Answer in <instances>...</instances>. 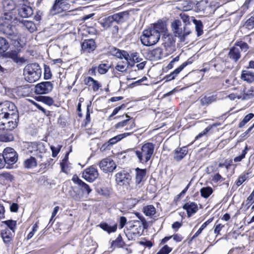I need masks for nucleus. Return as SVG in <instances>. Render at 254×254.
<instances>
[{
  "label": "nucleus",
  "mask_w": 254,
  "mask_h": 254,
  "mask_svg": "<svg viewBox=\"0 0 254 254\" xmlns=\"http://www.w3.org/2000/svg\"><path fill=\"white\" fill-rule=\"evenodd\" d=\"M155 145L151 142L144 143L141 147V151L136 150L135 151L139 161L141 163H147L152 156Z\"/></svg>",
  "instance_id": "423d86ee"
},
{
  "label": "nucleus",
  "mask_w": 254,
  "mask_h": 254,
  "mask_svg": "<svg viewBox=\"0 0 254 254\" xmlns=\"http://www.w3.org/2000/svg\"><path fill=\"white\" fill-rule=\"evenodd\" d=\"M98 170L93 166L86 168L82 173V177L86 181L90 183L94 182L98 178Z\"/></svg>",
  "instance_id": "9b49d317"
},
{
  "label": "nucleus",
  "mask_w": 254,
  "mask_h": 254,
  "mask_svg": "<svg viewBox=\"0 0 254 254\" xmlns=\"http://www.w3.org/2000/svg\"><path fill=\"white\" fill-rule=\"evenodd\" d=\"M183 208L187 211L188 216L189 217H190L192 214L196 213L198 210L197 205L194 202L186 203Z\"/></svg>",
  "instance_id": "f3484780"
},
{
  "label": "nucleus",
  "mask_w": 254,
  "mask_h": 254,
  "mask_svg": "<svg viewBox=\"0 0 254 254\" xmlns=\"http://www.w3.org/2000/svg\"><path fill=\"white\" fill-rule=\"evenodd\" d=\"M72 181L76 184L81 187L82 192H86L89 194L92 191L89 186L80 180L77 175H75L72 178Z\"/></svg>",
  "instance_id": "dca6fc26"
},
{
  "label": "nucleus",
  "mask_w": 254,
  "mask_h": 254,
  "mask_svg": "<svg viewBox=\"0 0 254 254\" xmlns=\"http://www.w3.org/2000/svg\"><path fill=\"white\" fill-rule=\"evenodd\" d=\"M14 233V232L11 231L8 228H5L1 230V236L3 242L6 245H9L11 243Z\"/></svg>",
  "instance_id": "2eb2a0df"
},
{
  "label": "nucleus",
  "mask_w": 254,
  "mask_h": 254,
  "mask_svg": "<svg viewBox=\"0 0 254 254\" xmlns=\"http://www.w3.org/2000/svg\"><path fill=\"white\" fill-rule=\"evenodd\" d=\"M180 16L181 19L183 20L184 22L186 24V25L187 24H189L190 23V21L191 20V17H190L185 13H182L180 14Z\"/></svg>",
  "instance_id": "603ef678"
},
{
  "label": "nucleus",
  "mask_w": 254,
  "mask_h": 254,
  "mask_svg": "<svg viewBox=\"0 0 254 254\" xmlns=\"http://www.w3.org/2000/svg\"><path fill=\"white\" fill-rule=\"evenodd\" d=\"M171 27L174 34L180 39L181 42H184L185 37L190 33L186 26H183L181 21L178 19L173 21L171 24Z\"/></svg>",
  "instance_id": "6e6552de"
},
{
  "label": "nucleus",
  "mask_w": 254,
  "mask_h": 254,
  "mask_svg": "<svg viewBox=\"0 0 254 254\" xmlns=\"http://www.w3.org/2000/svg\"><path fill=\"white\" fill-rule=\"evenodd\" d=\"M14 137L11 133L3 132L0 134V141L8 142L13 140Z\"/></svg>",
  "instance_id": "a19ab883"
},
{
  "label": "nucleus",
  "mask_w": 254,
  "mask_h": 254,
  "mask_svg": "<svg viewBox=\"0 0 254 254\" xmlns=\"http://www.w3.org/2000/svg\"><path fill=\"white\" fill-rule=\"evenodd\" d=\"M143 222L139 220H133L127 223L125 233L128 240H133L141 235L143 231Z\"/></svg>",
  "instance_id": "7ed1b4c3"
},
{
  "label": "nucleus",
  "mask_w": 254,
  "mask_h": 254,
  "mask_svg": "<svg viewBox=\"0 0 254 254\" xmlns=\"http://www.w3.org/2000/svg\"><path fill=\"white\" fill-rule=\"evenodd\" d=\"M112 17L116 23L123 22L128 17V13L127 11H124L115 14Z\"/></svg>",
  "instance_id": "393cba45"
},
{
  "label": "nucleus",
  "mask_w": 254,
  "mask_h": 254,
  "mask_svg": "<svg viewBox=\"0 0 254 254\" xmlns=\"http://www.w3.org/2000/svg\"><path fill=\"white\" fill-rule=\"evenodd\" d=\"M143 210L145 215L148 216H152L156 213V209L152 205L145 206Z\"/></svg>",
  "instance_id": "c9c22d12"
},
{
  "label": "nucleus",
  "mask_w": 254,
  "mask_h": 254,
  "mask_svg": "<svg viewBox=\"0 0 254 254\" xmlns=\"http://www.w3.org/2000/svg\"><path fill=\"white\" fill-rule=\"evenodd\" d=\"M136 175H135V183L139 187L142 185L141 183L146 174V170L145 169H142L137 168L135 170Z\"/></svg>",
  "instance_id": "a211bd4d"
},
{
  "label": "nucleus",
  "mask_w": 254,
  "mask_h": 254,
  "mask_svg": "<svg viewBox=\"0 0 254 254\" xmlns=\"http://www.w3.org/2000/svg\"><path fill=\"white\" fill-rule=\"evenodd\" d=\"M151 53L156 58H160L162 54V50L160 48H156L152 51Z\"/></svg>",
  "instance_id": "e2e57ef3"
},
{
  "label": "nucleus",
  "mask_w": 254,
  "mask_h": 254,
  "mask_svg": "<svg viewBox=\"0 0 254 254\" xmlns=\"http://www.w3.org/2000/svg\"><path fill=\"white\" fill-rule=\"evenodd\" d=\"M241 78L248 83L254 82V72L250 70H243L241 75Z\"/></svg>",
  "instance_id": "5701e85b"
},
{
  "label": "nucleus",
  "mask_w": 254,
  "mask_h": 254,
  "mask_svg": "<svg viewBox=\"0 0 254 254\" xmlns=\"http://www.w3.org/2000/svg\"><path fill=\"white\" fill-rule=\"evenodd\" d=\"M224 180V179L219 173H216L212 177V181L215 183L221 182Z\"/></svg>",
  "instance_id": "4d7b16f0"
},
{
  "label": "nucleus",
  "mask_w": 254,
  "mask_h": 254,
  "mask_svg": "<svg viewBox=\"0 0 254 254\" xmlns=\"http://www.w3.org/2000/svg\"><path fill=\"white\" fill-rule=\"evenodd\" d=\"M162 40L163 41V45L166 50L169 52H173L175 50V41L172 35L164 34Z\"/></svg>",
  "instance_id": "4468645a"
},
{
  "label": "nucleus",
  "mask_w": 254,
  "mask_h": 254,
  "mask_svg": "<svg viewBox=\"0 0 254 254\" xmlns=\"http://www.w3.org/2000/svg\"><path fill=\"white\" fill-rule=\"evenodd\" d=\"M100 227L104 231H107L108 233L115 232L116 231L117 229V224L113 226H110L106 223H101L99 225Z\"/></svg>",
  "instance_id": "7c9ffc66"
},
{
  "label": "nucleus",
  "mask_w": 254,
  "mask_h": 254,
  "mask_svg": "<svg viewBox=\"0 0 254 254\" xmlns=\"http://www.w3.org/2000/svg\"><path fill=\"white\" fill-rule=\"evenodd\" d=\"M37 100L49 106L52 105L54 103L53 98L49 96H39L37 98Z\"/></svg>",
  "instance_id": "de8ad7c7"
},
{
  "label": "nucleus",
  "mask_w": 254,
  "mask_h": 254,
  "mask_svg": "<svg viewBox=\"0 0 254 254\" xmlns=\"http://www.w3.org/2000/svg\"><path fill=\"white\" fill-rule=\"evenodd\" d=\"M37 165V162L36 159L33 157H30L26 159L24 162V166L25 168L32 169Z\"/></svg>",
  "instance_id": "2f4dec72"
},
{
  "label": "nucleus",
  "mask_w": 254,
  "mask_h": 254,
  "mask_svg": "<svg viewBox=\"0 0 254 254\" xmlns=\"http://www.w3.org/2000/svg\"><path fill=\"white\" fill-rule=\"evenodd\" d=\"M8 47V43L6 40L3 37H0V53L5 52Z\"/></svg>",
  "instance_id": "37998d69"
},
{
  "label": "nucleus",
  "mask_w": 254,
  "mask_h": 254,
  "mask_svg": "<svg viewBox=\"0 0 254 254\" xmlns=\"http://www.w3.org/2000/svg\"><path fill=\"white\" fill-rule=\"evenodd\" d=\"M115 23L112 16H111L105 18L104 21L102 23V25L105 29H108L113 26Z\"/></svg>",
  "instance_id": "58836bf2"
},
{
  "label": "nucleus",
  "mask_w": 254,
  "mask_h": 254,
  "mask_svg": "<svg viewBox=\"0 0 254 254\" xmlns=\"http://www.w3.org/2000/svg\"><path fill=\"white\" fill-rule=\"evenodd\" d=\"M2 223L5 224L9 230L11 231L15 232V230L16 228V221L12 220H8L2 221Z\"/></svg>",
  "instance_id": "79ce46f5"
},
{
  "label": "nucleus",
  "mask_w": 254,
  "mask_h": 254,
  "mask_svg": "<svg viewBox=\"0 0 254 254\" xmlns=\"http://www.w3.org/2000/svg\"><path fill=\"white\" fill-rule=\"evenodd\" d=\"M254 117V114L250 113L246 115L243 121L240 123L239 127H243Z\"/></svg>",
  "instance_id": "8fccbe9b"
},
{
  "label": "nucleus",
  "mask_w": 254,
  "mask_h": 254,
  "mask_svg": "<svg viewBox=\"0 0 254 254\" xmlns=\"http://www.w3.org/2000/svg\"><path fill=\"white\" fill-rule=\"evenodd\" d=\"M95 48V43L93 39L86 40L82 44V50L88 53L94 51Z\"/></svg>",
  "instance_id": "aec40b11"
},
{
  "label": "nucleus",
  "mask_w": 254,
  "mask_h": 254,
  "mask_svg": "<svg viewBox=\"0 0 254 254\" xmlns=\"http://www.w3.org/2000/svg\"><path fill=\"white\" fill-rule=\"evenodd\" d=\"M70 195L74 200L76 201L80 200L82 197V194H80L79 193H76L75 191L71 192Z\"/></svg>",
  "instance_id": "052dcab7"
},
{
  "label": "nucleus",
  "mask_w": 254,
  "mask_h": 254,
  "mask_svg": "<svg viewBox=\"0 0 254 254\" xmlns=\"http://www.w3.org/2000/svg\"><path fill=\"white\" fill-rule=\"evenodd\" d=\"M188 149L186 147L177 148L175 149L174 158L177 161L181 160L187 154Z\"/></svg>",
  "instance_id": "412c9836"
},
{
  "label": "nucleus",
  "mask_w": 254,
  "mask_h": 254,
  "mask_svg": "<svg viewBox=\"0 0 254 254\" xmlns=\"http://www.w3.org/2000/svg\"><path fill=\"white\" fill-rule=\"evenodd\" d=\"M172 250V248L167 245H165L156 254H168L171 252Z\"/></svg>",
  "instance_id": "5fc2aeb1"
},
{
  "label": "nucleus",
  "mask_w": 254,
  "mask_h": 254,
  "mask_svg": "<svg viewBox=\"0 0 254 254\" xmlns=\"http://www.w3.org/2000/svg\"><path fill=\"white\" fill-rule=\"evenodd\" d=\"M63 11L64 10L61 6L60 0H55L54 4L50 10L51 14L54 15Z\"/></svg>",
  "instance_id": "bb28decb"
},
{
  "label": "nucleus",
  "mask_w": 254,
  "mask_h": 254,
  "mask_svg": "<svg viewBox=\"0 0 254 254\" xmlns=\"http://www.w3.org/2000/svg\"><path fill=\"white\" fill-rule=\"evenodd\" d=\"M125 107V106L124 104H123L118 107H116V108L114 109L112 114L110 116V117L111 118V117L115 116L119 112V111L120 110H121L123 108H124Z\"/></svg>",
  "instance_id": "774afa93"
},
{
  "label": "nucleus",
  "mask_w": 254,
  "mask_h": 254,
  "mask_svg": "<svg viewBox=\"0 0 254 254\" xmlns=\"http://www.w3.org/2000/svg\"><path fill=\"white\" fill-rule=\"evenodd\" d=\"M51 149L52 151V156L53 157H55L57 156V155L59 153V152L61 149V146H60L59 145L57 147L52 146H51Z\"/></svg>",
  "instance_id": "680f3d73"
},
{
  "label": "nucleus",
  "mask_w": 254,
  "mask_h": 254,
  "mask_svg": "<svg viewBox=\"0 0 254 254\" xmlns=\"http://www.w3.org/2000/svg\"><path fill=\"white\" fill-rule=\"evenodd\" d=\"M7 56L16 63L22 64L25 62L24 58L19 57L17 52L15 51H12L7 53Z\"/></svg>",
  "instance_id": "b1692460"
},
{
  "label": "nucleus",
  "mask_w": 254,
  "mask_h": 254,
  "mask_svg": "<svg viewBox=\"0 0 254 254\" xmlns=\"http://www.w3.org/2000/svg\"><path fill=\"white\" fill-rule=\"evenodd\" d=\"M99 165L100 169L105 173L112 172L117 167L114 160L110 157L103 159Z\"/></svg>",
  "instance_id": "1a4fd4ad"
},
{
  "label": "nucleus",
  "mask_w": 254,
  "mask_h": 254,
  "mask_svg": "<svg viewBox=\"0 0 254 254\" xmlns=\"http://www.w3.org/2000/svg\"><path fill=\"white\" fill-rule=\"evenodd\" d=\"M132 132H125L123 133L117 135L116 136L111 138L109 140V142L111 144H114L123 138H125L127 136L130 135Z\"/></svg>",
  "instance_id": "c85d7f7f"
},
{
  "label": "nucleus",
  "mask_w": 254,
  "mask_h": 254,
  "mask_svg": "<svg viewBox=\"0 0 254 254\" xmlns=\"http://www.w3.org/2000/svg\"><path fill=\"white\" fill-rule=\"evenodd\" d=\"M127 223V219L124 216H122L120 218L119 226L121 229H122Z\"/></svg>",
  "instance_id": "338daca9"
},
{
  "label": "nucleus",
  "mask_w": 254,
  "mask_h": 254,
  "mask_svg": "<svg viewBox=\"0 0 254 254\" xmlns=\"http://www.w3.org/2000/svg\"><path fill=\"white\" fill-rule=\"evenodd\" d=\"M191 20L193 22V23L195 24V29L197 33V35L200 36L203 33L202 30V23L200 20H196L194 17H191Z\"/></svg>",
  "instance_id": "4c0bfd02"
},
{
  "label": "nucleus",
  "mask_w": 254,
  "mask_h": 254,
  "mask_svg": "<svg viewBox=\"0 0 254 254\" xmlns=\"http://www.w3.org/2000/svg\"><path fill=\"white\" fill-rule=\"evenodd\" d=\"M131 176L125 171L118 172L116 175V181L119 185H127L131 181Z\"/></svg>",
  "instance_id": "ddd939ff"
},
{
  "label": "nucleus",
  "mask_w": 254,
  "mask_h": 254,
  "mask_svg": "<svg viewBox=\"0 0 254 254\" xmlns=\"http://www.w3.org/2000/svg\"><path fill=\"white\" fill-rule=\"evenodd\" d=\"M201 195L204 198L208 197L213 192V190L211 187H203L200 190Z\"/></svg>",
  "instance_id": "ea45409f"
},
{
  "label": "nucleus",
  "mask_w": 254,
  "mask_h": 254,
  "mask_svg": "<svg viewBox=\"0 0 254 254\" xmlns=\"http://www.w3.org/2000/svg\"><path fill=\"white\" fill-rule=\"evenodd\" d=\"M247 177L246 175H244L243 176H240L238 178V180H237L236 182V185L238 186H240L246 180Z\"/></svg>",
  "instance_id": "0e129e2a"
},
{
  "label": "nucleus",
  "mask_w": 254,
  "mask_h": 254,
  "mask_svg": "<svg viewBox=\"0 0 254 254\" xmlns=\"http://www.w3.org/2000/svg\"><path fill=\"white\" fill-rule=\"evenodd\" d=\"M13 17L10 13H5L0 18V32L8 38L16 40L19 37L16 29L12 24Z\"/></svg>",
  "instance_id": "f03ea898"
},
{
  "label": "nucleus",
  "mask_w": 254,
  "mask_h": 254,
  "mask_svg": "<svg viewBox=\"0 0 254 254\" xmlns=\"http://www.w3.org/2000/svg\"><path fill=\"white\" fill-rule=\"evenodd\" d=\"M124 61L119 62L116 66V69L121 72H124L126 71L127 67V64H128V58L125 59Z\"/></svg>",
  "instance_id": "f704fd0d"
},
{
  "label": "nucleus",
  "mask_w": 254,
  "mask_h": 254,
  "mask_svg": "<svg viewBox=\"0 0 254 254\" xmlns=\"http://www.w3.org/2000/svg\"><path fill=\"white\" fill-rule=\"evenodd\" d=\"M249 149V148H248V146L246 145L244 149L242 150L241 154L239 156H237L234 158V162H241L244 158H245L246 155L247 154Z\"/></svg>",
  "instance_id": "a18cd8bd"
},
{
  "label": "nucleus",
  "mask_w": 254,
  "mask_h": 254,
  "mask_svg": "<svg viewBox=\"0 0 254 254\" xmlns=\"http://www.w3.org/2000/svg\"><path fill=\"white\" fill-rule=\"evenodd\" d=\"M2 6L5 11H11L14 9L15 7L13 0H4L2 1Z\"/></svg>",
  "instance_id": "473e14b6"
},
{
  "label": "nucleus",
  "mask_w": 254,
  "mask_h": 254,
  "mask_svg": "<svg viewBox=\"0 0 254 254\" xmlns=\"http://www.w3.org/2000/svg\"><path fill=\"white\" fill-rule=\"evenodd\" d=\"M110 68V65L106 64H100L98 67V71L100 74L106 73Z\"/></svg>",
  "instance_id": "09e8293b"
},
{
  "label": "nucleus",
  "mask_w": 254,
  "mask_h": 254,
  "mask_svg": "<svg viewBox=\"0 0 254 254\" xmlns=\"http://www.w3.org/2000/svg\"><path fill=\"white\" fill-rule=\"evenodd\" d=\"M245 25L248 28L251 29L254 27V15L250 17L246 22Z\"/></svg>",
  "instance_id": "6e6d98bb"
},
{
  "label": "nucleus",
  "mask_w": 254,
  "mask_h": 254,
  "mask_svg": "<svg viewBox=\"0 0 254 254\" xmlns=\"http://www.w3.org/2000/svg\"><path fill=\"white\" fill-rule=\"evenodd\" d=\"M42 74V70L37 64L27 65L24 69L25 79L29 82L32 83L37 81Z\"/></svg>",
  "instance_id": "39448f33"
},
{
  "label": "nucleus",
  "mask_w": 254,
  "mask_h": 254,
  "mask_svg": "<svg viewBox=\"0 0 254 254\" xmlns=\"http://www.w3.org/2000/svg\"><path fill=\"white\" fill-rule=\"evenodd\" d=\"M249 46L247 43L243 42H237L235 46L230 49L228 54V58L236 63L241 57V52H246L248 51Z\"/></svg>",
  "instance_id": "0eeeda50"
},
{
  "label": "nucleus",
  "mask_w": 254,
  "mask_h": 254,
  "mask_svg": "<svg viewBox=\"0 0 254 254\" xmlns=\"http://www.w3.org/2000/svg\"><path fill=\"white\" fill-rule=\"evenodd\" d=\"M20 22H21L23 26L31 33L33 32L36 30V27L35 24L31 21L22 20L21 21H20Z\"/></svg>",
  "instance_id": "72a5a7b5"
},
{
  "label": "nucleus",
  "mask_w": 254,
  "mask_h": 254,
  "mask_svg": "<svg viewBox=\"0 0 254 254\" xmlns=\"http://www.w3.org/2000/svg\"><path fill=\"white\" fill-rule=\"evenodd\" d=\"M177 7L183 11H188L192 8V4L189 0H183L180 1Z\"/></svg>",
  "instance_id": "cd10ccee"
},
{
  "label": "nucleus",
  "mask_w": 254,
  "mask_h": 254,
  "mask_svg": "<svg viewBox=\"0 0 254 254\" xmlns=\"http://www.w3.org/2000/svg\"><path fill=\"white\" fill-rule=\"evenodd\" d=\"M53 88V84L50 81L42 82L35 87V92L37 94H45L51 92Z\"/></svg>",
  "instance_id": "f8f14e48"
},
{
  "label": "nucleus",
  "mask_w": 254,
  "mask_h": 254,
  "mask_svg": "<svg viewBox=\"0 0 254 254\" xmlns=\"http://www.w3.org/2000/svg\"><path fill=\"white\" fill-rule=\"evenodd\" d=\"M95 80L91 77H87L84 79V83L86 85L89 86H92Z\"/></svg>",
  "instance_id": "69168bd1"
},
{
  "label": "nucleus",
  "mask_w": 254,
  "mask_h": 254,
  "mask_svg": "<svg viewBox=\"0 0 254 254\" xmlns=\"http://www.w3.org/2000/svg\"><path fill=\"white\" fill-rule=\"evenodd\" d=\"M0 178L7 181L11 182L13 180V177L9 173H4L0 175Z\"/></svg>",
  "instance_id": "864d4df0"
},
{
  "label": "nucleus",
  "mask_w": 254,
  "mask_h": 254,
  "mask_svg": "<svg viewBox=\"0 0 254 254\" xmlns=\"http://www.w3.org/2000/svg\"><path fill=\"white\" fill-rule=\"evenodd\" d=\"M18 92L19 96L25 97L30 93L31 91L29 87L23 86L18 88Z\"/></svg>",
  "instance_id": "c03bdc74"
},
{
  "label": "nucleus",
  "mask_w": 254,
  "mask_h": 254,
  "mask_svg": "<svg viewBox=\"0 0 254 254\" xmlns=\"http://www.w3.org/2000/svg\"><path fill=\"white\" fill-rule=\"evenodd\" d=\"M18 14L23 18H27L33 14V9L29 6L23 5L18 9Z\"/></svg>",
  "instance_id": "6ab92c4d"
},
{
  "label": "nucleus",
  "mask_w": 254,
  "mask_h": 254,
  "mask_svg": "<svg viewBox=\"0 0 254 254\" xmlns=\"http://www.w3.org/2000/svg\"><path fill=\"white\" fill-rule=\"evenodd\" d=\"M216 101V95L205 96L200 98V101L202 106L208 105Z\"/></svg>",
  "instance_id": "c756f323"
},
{
  "label": "nucleus",
  "mask_w": 254,
  "mask_h": 254,
  "mask_svg": "<svg viewBox=\"0 0 254 254\" xmlns=\"http://www.w3.org/2000/svg\"><path fill=\"white\" fill-rule=\"evenodd\" d=\"M254 97V90L252 88L248 90L246 92H245L243 95H242L241 99L243 100H246L250 99Z\"/></svg>",
  "instance_id": "49530a36"
},
{
  "label": "nucleus",
  "mask_w": 254,
  "mask_h": 254,
  "mask_svg": "<svg viewBox=\"0 0 254 254\" xmlns=\"http://www.w3.org/2000/svg\"><path fill=\"white\" fill-rule=\"evenodd\" d=\"M166 26L162 22L154 24L152 27L145 29L140 37L143 45L150 46L156 44L160 38V33H165Z\"/></svg>",
  "instance_id": "f257e3e1"
},
{
  "label": "nucleus",
  "mask_w": 254,
  "mask_h": 254,
  "mask_svg": "<svg viewBox=\"0 0 254 254\" xmlns=\"http://www.w3.org/2000/svg\"><path fill=\"white\" fill-rule=\"evenodd\" d=\"M66 0H60L61 4L64 11L68 10L70 9V5L67 3Z\"/></svg>",
  "instance_id": "bf43d9fd"
},
{
  "label": "nucleus",
  "mask_w": 254,
  "mask_h": 254,
  "mask_svg": "<svg viewBox=\"0 0 254 254\" xmlns=\"http://www.w3.org/2000/svg\"><path fill=\"white\" fill-rule=\"evenodd\" d=\"M115 51H116L115 55L119 58H120V59L124 58V59H127V58H128V56H129L128 54L125 51H121L119 50L116 49Z\"/></svg>",
  "instance_id": "3c124183"
},
{
  "label": "nucleus",
  "mask_w": 254,
  "mask_h": 254,
  "mask_svg": "<svg viewBox=\"0 0 254 254\" xmlns=\"http://www.w3.org/2000/svg\"><path fill=\"white\" fill-rule=\"evenodd\" d=\"M125 242L123 240L121 236L119 235L115 240L112 241L111 247H113L114 249L116 248H122L125 246Z\"/></svg>",
  "instance_id": "e433bc0d"
},
{
  "label": "nucleus",
  "mask_w": 254,
  "mask_h": 254,
  "mask_svg": "<svg viewBox=\"0 0 254 254\" xmlns=\"http://www.w3.org/2000/svg\"><path fill=\"white\" fill-rule=\"evenodd\" d=\"M38 228V226L37 223H35L33 225V228H32V231H31L27 235V239H30L32 238V237L34 236L35 233L37 232Z\"/></svg>",
  "instance_id": "13d9d810"
},
{
  "label": "nucleus",
  "mask_w": 254,
  "mask_h": 254,
  "mask_svg": "<svg viewBox=\"0 0 254 254\" xmlns=\"http://www.w3.org/2000/svg\"><path fill=\"white\" fill-rule=\"evenodd\" d=\"M2 154L5 163L8 165L13 164L17 161V153L12 148L7 147L4 149Z\"/></svg>",
  "instance_id": "9d476101"
},
{
  "label": "nucleus",
  "mask_w": 254,
  "mask_h": 254,
  "mask_svg": "<svg viewBox=\"0 0 254 254\" xmlns=\"http://www.w3.org/2000/svg\"><path fill=\"white\" fill-rule=\"evenodd\" d=\"M188 64V63L187 62H185L182 64H181L179 67L176 69L173 72H172L169 75H168L166 77V79L167 81H170L175 78V77L178 75L183 69Z\"/></svg>",
  "instance_id": "a878e982"
},
{
  "label": "nucleus",
  "mask_w": 254,
  "mask_h": 254,
  "mask_svg": "<svg viewBox=\"0 0 254 254\" xmlns=\"http://www.w3.org/2000/svg\"><path fill=\"white\" fill-rule=\"evenodd\" d=\"M1 121L5 122V125H7L9 127L11 126L12 127H16L19 121L18 112H17V119L12 117L11 116H8L5 117V118L2 119Z\"/></svg>",
  "instance_id": "4be33fe9"
},
{
  "label": "nucleus",
  "mask_w": 254,
  "mask_h": 254,
  "mask_svg": "<svg viewBox=\"0 0 254 254\" xmlns=\"http://www.w3.org/2000/svg\"><path fill=\"white\" fill-rule=\"evenodd\" d=\"M17 108L13 103L6 101L0 103V126L5 125V122L1 121V119L6 116H11L17 119Z\"/></svg>",
  "instance_id": "20e7f679"
}]
</instances>
